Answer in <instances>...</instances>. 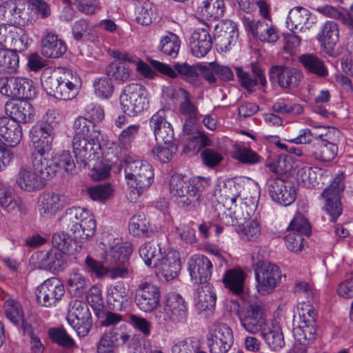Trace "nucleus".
<instances>
[{
	"instance_id": "nucleus-61",
	"label": "nucleus",
	"mask_w": 353,
	"mask_h": 353,
	"mask_svg": "<svg viewBox=\"0 0 353 353\" xmlns=\"http://www.w3.org/2000/svg\"><path fill=\"white\" fill-rule=\"evenodd\" d=\"M296 179L303 186L307 188H313L318 185L316 181V174L310 167H303L298 170L296 173Z\"/></svg>"
},
{
	"instance_id": "nucleus-7",
	"label": "nucleus",
	"mask_w": 353,
	"mask_h": 353,
	"mask_svg": "<svg viewBox=\"0 0 353 353\" xmlns=\"http://www.w3.org/2000/svg\"><path fill=\"white\" fill-rule=\"evenodd\" d=\"M122 111L130 117H134L147 108L148 101L147 91L139 83H130L125 86L120 97Z\"/></svg>"
},
{
	"instance_id": "nucleus-21",
	"label": "nucleus",
	"mask_w": 353,
	"mask_h": 353,
	"mask_svg": "<svg viewBox=\"0 0 353 353\" xmlns=\"http://www.w3.org/2000/svg\"><path fill=\"white\" fill-rule=\"evenodd\" d=\"M339 39V27L336 22L327 21L321 26L317 34V40L324 52L332 57L338 56L335 49Z\"/></svg>"
},
{
	"instance_id": "nucleus-63",
	"label": "nucleus",
	"mask_w": 353,
	"mask_h": 353,
	"mask_svg": "<svg viewBox=\"0 0 353 353\" xmlns=\"http://www.w3.org/2000/svg\"><path fill=\"white\" fill-rule=\"evenodd\" d=\"M141 129L139 123L130 125L125 128L119 134V143L124 148L130 147L137 137Z\"/></svg>"
},
{
	"instance_id": "nucleus-34",
	"label": "nucleus",
	"mask_w": 353,
	"mask_h": 353,
	"mask_svg": "<svg viewBox=\"0 0 353 353\" xmlns=\"http://www.w3.org/2000/svg\"><path fill=\"white\" fill-rule=\"evenodd\" d=\"M66 50L67 47L65 42L54 34L48 33L42 39L41 54L47 58L61 57Z\"/></svg>"
},
{
	"instance_id": "nucleus-20",
	"label": "nucleus",
	"mask_w": 353,
	"mask_h": 353,
	"mask_svg": "<svg viewBox=\"0 0 353 353\" xmlns=\"http://www.w3.org/2000/svg\"><path fill=\"white\" fill-rule=\"evenodd\" d=\"M242 21L245 30L254 39L268 43L276 42L279 39L276 29L265 21L243 17Z\"/></svg>"
},
{
	"instance_id": "nucleus-11",
	"label": "nucleus",
	"mask_w": 353,
	"mask_h": 353,
	"mask_svg": "<svg viewBox=\"0 0 353 353\" xmlns=\"http://www.w3.org/2000/svg\"><path fill=\"white\" fill-rule=\"evenodd\" d=\"M65 294V288L60 280L51 277L44 281L36 290L37 301L46 307L55 306Z\"/></svg>"
},
{
	"instance_id": "nucleus-39",
	"label": "nucleus",
	"mask_w": 353,
	"mask_h": 353,
	"mask_svg": "<svg viewBox=\"0 0 353 353\" xmlns=\"http://www.w3.org/2000/svg\"><path fill=\"white\" fill-rule=\"evenodd\" d=\"M130 341H134L136 345L140 347L139 341L134 339L130 335L119 328L114 327L110 331L105 332L99 342L105 344L106 346L114 347L123 345Z\"/></svg>"
},
{
	"instance_id": "nucleus-54",
	"label": "nucleus",
	"mask_w": 353,
	"mask_h": 353,
	"mask_svg": "<svg viewBox=\"0 0 353 353\" xmlns=\"http://www.w3.org/2000/svg\"><path fill=\"white\" fill-rule=\"evenodd\" d=\"M106 74L108 77L114 78L116 81L123 83L129 79L130 70L123 63L112 62L107 67Z\"/></svg>"
},
{
	"instance_id": "nucleus-1",
	"label": "nucleus",
	"mask_w": 353,
	"mask_h": 353,
	"mask_svg": "<svg viewBox=\"0 0 353 353\" xmlns=\"http://www.w3.org/2000/svg\"><path fill=\"white\" fill-rule=\"evenodd\" d=\"M237 316L243 329L252 334L259 333L268 345L274 351L285 345L281 326L276 323H270L266 318L262 302H245L237 311Z\"/></svg>"
},
{
	"instance_id": "nucleus-15",
	"label": "nucleus",
	"mask_w": 353,
	"mask_h": 353,
	"mask_svg": "<svg viewBox=\"0 0 353 353\" xmlns=\"http://www.w3.org/2000/svg\"><path fill=\"white\" fill-rule=\"evenodd\" d=\"M38 165V168L37 166L34 168L40 172L46 170V171L44 172L45 176H50V179L54 177L61 169L71 174L75 169V164L71 154L69 151L65 150L50 157L49 154L47 157H45L44 161H42V164Z\"/></svg>"
},
{
	"instance_id": "nucleus-43",
	"label": "nucleus",
	"mask_w": 353,
	"mask_h": 353,
	"mask_svg": "<svg viewBox=\"0 0 353 353\" xmlns=\"http://www.w3.org/2000/svg\"><path fill=\"white\" fill-rule=\"evenodd\" d=\"M77 240L73 241V239L64 232H57L52 235V243L56 250L61 253H68L69 254H74L75 252H79L81 248V245H78L79 242L77 243Z\"/></svg>"
},
{
	"instance_id": "nucleus-2",
	"label": "nucleus",
	"mask_w": 353,
	"mask_h": 353,
	"mask_svg": "<svg viewBox=\"0 0 353 353\" xmlns=\"http://www.w3.org/2000/svg\"><path fill=\"white\" fill-rule=\"evenodd\" d=\"M206 185L207 182L201 178L190 179L175 174L170 180V192L181 208L192 211L200 205L201 195Z\"/></svg>"
},
{
	"instance_id": "nucleus-51",
	"label": "nucleus",
	"mask_w": 353,
	"mask_h": 353,
	"mask_svg": "<svg viewBox=\"0 0 353 353\" xmlns=\"http://www.w3.org/2000/svg\"><path fill=\"white\" fill-rule=\"evenodd\" d=\"M237 232L241 239L247 241H256L261 235L259 223L255 219L246 221L243 225L238 226Z\"/></svg>"
},
{
	"instance_id": "nucleus-24",
	"label": "nucleus",
	"mask_w": 353,
	"mask_h": 353,
	"mask_svg": "<svg viewBox=\"0 0 353 353\" xmlns=\"http://www.w3.org/2000/svg\"><path fill=\"white\" fill-rule=\"evenodd\" d=\"M212 264L209 259L203 254L192 256L188 261V271L194 283L204 285L211 277Z\"/></svg>"
},
{
	"instance_id": "nucleus-19",
	"label": "nucleus",
	"mask_w": 353,
	"mask_h": 353,
	"mask_svg": "<svg viewBox=\"0 0 353 353\" xmlns=\"http://www.w3.org/2000/svg\"><path fill=\"white\" fill-rule=\"evenodd\" d=\"M250 70L252 74L243 67L235 68L236 75L241 86L249 92H254L255 86L259 83L263 88H265L267 85L266 77L259 63L252 62L250 64Z\"/></svg>"
},
{
	"instance_id": "nucleus-41",
	"label": "nucleus",
	"mask_w": 353,
	"mask_h": 353,
	"mask_svg": "<svg viewBox=\"0 0 353 353\" xmlns=\"http://www.w3.org/2000/svg\"><path fill=\"white\" fill-rule=\"evenodd\" d=\"M139 252L145 264L153 268L157 265L163 254L159 244L154 241H150L142 245L139 248Z\"/></svg>"
},
{
	"instance_id": "nucleus-52",
	"label": "nucleus",
	"mask_w": 353,
	"mask_h": 353,
	"mask_svg": "<svg viewBox=\"0 0 353 353\" xmlns=\"http://www.w3.org/2000/svg\"><path fill=\"white\" fill-rule=\"evenodd\" d=\"M4 311L7 318L14 324L23 323V312L21 304L16 300L8 299L4 303Z\"/></svg>"
},
{
	"instance_id": "nucleus-58",
	"label": "nucleus",
	"mask_w": 353,
	"mask_h": 353,
	"mask_svg": "<svg viewBox=\"0 0 353 353\" xmlns=\"http://www.w3.org/2000/svg\"><path fill=\"white\" fill-rule=\"evenodd\" d=\"M157 144L152 150V154L154 159L161 163L170 161L176 152V144Z\"/></svg>"
},
{
	"instance_id": "nucleus-48",
	"label": "nucleus",
	"mask_w": 353,
	"mask_h": 353,
	"mask_svg": "<svg viewBox=\"0 0 353 353\" xmlns=\"http://www.w3.org/2000/svg\"><path fill=\"white\" fill-rule=\"evenodd\" d=\"M199 66L190 65L187 63H175L174 64L177 77L180 76L182 79L193 84L194 86L200 85V81L198 79L199 76Z\"/></svg>"
},
{
	"instance_id": "nucleus-4",
	"label": "nucleus",
	"mask_w": 353,
	"mask_h": 353,
	"mask_svg": "<svg viewBox=\"0 0 353 353\" xmlns=\"http://www.w3.org/2000/svg\"><path fill=\"white\" fill-rule=\"evenodd\" d=\"M54 137V128L48 122L37 124L30 129L31 163L34 167L38 168L50 154Z\"/></svg>"
},
{
	"instance_id": "nucleus-16",
	"label": "nucleus",
	"mask_w": 353,
	"mask_h": 353,
	"mask_svg": "<svg viewBox=\"0 0 353 353\" xmlns=\"http://www.w3.org/2000/svg\"><path fill=\"white\" fill-rule=\"evenodd\" d=\"M270 80L276 82L283 89H291L296 87L302 77L303 74L296 68L283 65H275L269 70Z\"/></svg>"
},
{
	"instance_id": "nucleus-40",
	"label": "nucleus",
	"mask_w": 353,
	"mask_h": 353,
	"mask_svg": "<svg viewBox=\"0 0 353 353\" xmlns=\"http://www.w3.org/2000/svg\"><path fill=\"white\" fill-rule=\"evenodd\" d=\"M245 274L239 269H231L225 272L222 279L225 288L235 294L243 292Z\"/></svg>"
},
{
	"instance_id": "nucleus-55",
	"label": "nucleus",
	"mask_w": 353,
	"mask_h": 353,
	"mask_svg": "<svg viewBox=\"0 0 353 353\" xmlns=\"http://www.w3.org/2000/svg\"><path fill=\"white\" fill-rule=\"evenodd\" d=\"M234 159L245 164L253 165L259 163L261 157L250 148L238 146L233 152Z\"/></svg>"
},
{
	"instance_id": "nucleus-25",
	"label": "nucleus",
	"mask_w": 353,
	"mask_h": 353,
	"mask_svg": "<svg viewBox=\"0 0 353 353\" xmlns=\"http://www.w3.org/2000/svg\"><path fill=\"white\" fill-rule=\"evenodd\" d=\"M165 111L160 110L150 120L157 144H176L174 130L171 124L165 120Z\"/></svg>"
},
{
	"instance_id": "nucleus-33",
	"label": "nucleus",
	"mask_w": 353,
	"mask_h": 353,
	"mask_svg": "<svg viewBox=\"0 0 353 353\" xmlns=\"http://www.w3.org/2000/svg\"><path fill=\"white\" fill-rule=\"evenodd\" d=\"M299 61L308 74L322 79L329 75V70L325 62L314 54H303L299 57Z\"/></svg>"
},
{
	"instance_id": "nucleus-53",
	"label": "nucleus",
	"mask_w": 353,
	"mask_h": 353,
	"mask_svg": "<svg viewBox=\"0 0 353 353\" xmlns=\"http://www.w3.org/2000/svg\"><path fill=\"white\" fill-rule=\"evenodd\" d=\"M17 99L30 100L37 95L36 88L32 80L17 77Z\"/></svg>"
},
{
	"instance_id": "nucleus-56",
	"label": "nucleus",
	"mask_w": 353,
	"mask_h": 353,
	"mask_svg": "<svg viewBox=\"0 0 353 353\" xmlns=\"http://www.w3.org/2000/svg\"><path fill=\"white\" fill-rule=\"evenodd\" d=\"M114 189L110 183H105L95 186L90 187L88 190L90 197L93 200L99 202H103L109 199Z\"/></svg>"
},
{
	"instance_id": "nucleus-35",
	"label": "nucleus",
	"mask_w": 353,
	"mask_h": 353,
	"mask_svg": "<svg viewBox=\"0 0 353 353\" xmlns=\"http://www.w3.org/2000/svg\"><path fill=\"white\" fill-rule=\"evenodd\" d=\"M0 205L8 212L26 214L28 210L27 203L19 197H12L11 190L3 184H0Z\"/></svg>"
},
{
	"instance_id": "nucleus-38",
	"label": "nucleus",
	"mask_w": 353,
	"mask_h": 353,
	"mask_svg": "<svg viewBox=\"0 0 353 353\" xmlns=\"http://www.w3.org/2000/svg\"><path fill=\"white\" fill-rule=\"evenodd\" d=\"M88 210L80 207H74L66 210L65 214L61 218V224L63 228L70 231L73 235L79 232L78 228L83 221V218Z\"/></svg>"
},
{
	"instance_id": "nucleus-6",
	"label": "nucleus",
	"mask_w": 353,
	"mask_h": 353,
	"mask_svg": "<svg viewBox=\"0 0 353 353\" xmlns=\"http://www.w3.org/2000/svg\"><path fill=\"white\" fill-rule=\"evenodd\" d=\"M188 308L184 299L179 294L168 295L163 305L155 312V319L160 325H166L185 322Z\"/></svg>"
},
{
	"instance_id": "nucleus-50",
	"label": "nucleus",
	"mask_w": 353,
	"mask_h": 353,
	"mask_svg": "<svg viewBox=\"0 0 353 353\" xmlns=\"http://www.w3.org/2000/svg\"><path fill=\"white\" fill-rule=\"evenodd\" d=\"M83 221L78 228L79 232H76L74 238L79 239V243H82L83 241H87L91 239L94 234L96 230V220L93 215L88 212H86Z\"/></svg>"
},
{
	"instance_id": "nucleus-49",
	"label": "nucleus",
	"mask_w": 353,
	"mask_h": 353,
	"mask_svg": "<svg viewBox=\"0 0 353 353\" xmlns=\"http://www.w3.org/2000/svg\"><path fill=\"white\" fill-rule=\"evenodd\" d=\"M180 45L179 37L175 34L170 32L161 37L159 50L163 54L175 58L179 53Z\"/></svg>"
},
{
	"instance_id": "nucleus-47",
	"label": "nucleus",
	"mask_w": 353,
	"mask_h": 353,
	"mask_svg": "<svg viewBox=\"0 0 353 353\" xmlns=\"http://www.w3.org/2000/svg\"><path fill=\"white\" fill-rule=\"evenodd\" d=\"M337 153L338 147L336 144L323 139L318 143V148L313 152L312 156L322 162H330L335 159Z\"/></svg>"
},
{
	"instance_id": "nucleus-23",
	"label": "nucleus",
	"mask_w": 353,
	"mask_h": 353,
	"mask_svg": "<svg viewBox=\"0 0 353 353\" xmlns=\"http://www.w3.org/2000/svg\"><path fill=\"white\" fill-rule=\"evenodd\" d=\"M72 147L77 163L86 167L90 166L91 161L98 157L97 150L100 145L99 140L93 141L90 139L74 137Z\"/></svg>"
},
{
	"instance_id": "nucleus-27",
	"label": "nucleus",
	"mask_w": 353,
	"mask_h": 353,
	"mask_svg": "<svg viewBox=\"0 0 353 353\" xmlns=\"http://www.w3.org/2000/svg\"><path fill=\"white\" fill-rule=\"evenodd\" d=\"M238 39L236 25L232 21H225L221 23V29L216 34V46L221 52H226L236 44Z\"/></svg>"
},
{
	"instance_id": "nucleus-32",
	"label": "nucleus",
	"mask_w": 353,
	"mask_h": 353,
	"mask_svg": "<svg viewBox=\"0 0 353 353\" xmlns=\"http://www.w3.org/2000/svg\"><path fill=\"white\" fill-rule=\"evenodd\" d=\"M195 305L199 312H212L216 305V294L210 283L201 285L194 293Z\"/></svg>"
},
{
	"instance_id": "nucleus-64",
	"label": "nucleus",
	"mask_w": 353,
	"mask_h": 353,
	"mask_svg": "<svg viewBox=\"0 0 353 353\" xmlns=\"http://www.w3.org/2000/svg\"><path fill=\"white\" fill-rule=\"evenodd\" d=\"M200 347L199 341L193 337L186 338L172 347V353H196Z\"/></svg>"
},
{
	"instance_id": "nucleus-17",
	"label": "nucleus",
	"mask_w": 353,
	"mask_h": 353,
	"mask_svg": "<svg viewBox=\"0 0 353 353\" xmlns=\"http://www.w3.org/2000/svg\"><path fill=\"white\" fill-rule=\"evenodd\" d=\"M30 263L36 268L57 272L62 270L65 265L64 255L55 249L34 252Z\"/></svg>"
},
{
	"instance_id": "nucleus-42",
	"label": "nucleus",
	"mask_w": 353,
	"mask_h": 353,
	"mask_svg": "<svg viewBox=\"0 0 353 353\" xmlns=\"http://www.w3.org/2000/svg\"><path fill=\"white\" fill-rule=\"evenodd\" d=\"M239 188V185L232 179L227 180L221 187L218 192L219 198L225 208L241 201Z\"/></svg>"
},
{
	"instance_id": "nucleus-44",
	"label": "nucleus",
	"mask_w": 353,
	"mask_h": 353,
	"mask_svg": "<svg viewBox=\"0 0 353 353\" xmlns=\"http://www.w3.org/2000/svg\"><path fill=\"white\" fill-rule=\"evenodd\" d=\"M310 12L301 6L291 9L288 13L286 23L290 30H302L308 22Z\"/></svg>"
},
{
	"instance_id": "nucleus-14",
	"label": "nucleus",
	"mask_w": 353,
	"mask_h": 353,
	"mask_svg": "<svg viewBox=\"0 0 353 353\" xmlns=\"http://www.w3.org/2000/svg\"><path fill=\"white\" fill-rule=\"evenodd\" d=\"M32 166L33 170L27 165L21 166L15 179L16 184L21 190L29 192L43 189L46 185V181L50 179V176H45L46 170L40 172L32 165Z\"/></svg>"
},
{
	"instance_id": "nucleus-29",
	"label": "nucleus",
	"mask_w": 353,
	"mask_h": 353,
	"mask_svg": "<svg viewBox=\"0 0 353 353\" xmlns=\"http://www.w3.org/2000/svg\"><path fill=\"white\" fill-rule=\"evenodd\" d=\"M7 114L18 123H27L32 120L34 115L33 106L26 100L12 101L5 105Z\"/></svg>"
},
{
	"instance_id": "nucleus-10",
	"label": "nucleus",
	"mask_w": 353,
	"mask_h": 353,
	"mask_svg": "<svg viewBox=\"0 0 353 353\" xmlns=\"http://www.w3.org/2000/svg\"><path fill=\"white\" fill-rule=\"evenodd\" d=\"M234 343L232 330L225 323H215L207 335V345L210 353H227Z\"/></svg>"
},
{
	"instance_id": "nucleus-60",
	"label": "nucleus",
	"mask_w": 353,
	"mask_h": 353,
	"mask_svg": "<svg viewBox=\"0 0 353 353\" xmlns=\"http://www.w3.org/2000/svg\"><path fill=\"white\" fill-rule=\"evenodd\" d=\"M149 223L143 216L138 214L133 216L130 221L129 230L133 236H148Z\"/></svg>"
},
{
	"instance_id": "nucleus-13",
	"label": "nucleus",
	"mask_w": 353,
	"mask_h": 353,
	"mask_svg": "<svg viewBox=\"0 0 353 353\" xmlns=\"http://www.w3.org/2000/svg\"><path fill=\"white\" fill-rule=\"evenodd\" d=\"M344 176L342 174L336 176L330 185L323 190L322 196L325 200V210L332 221H336L342 212L340 196L343 191Z\"/></svg>"
},
{
	"instance_id": "nucleus-28",
	"label": "nucleus",
	"mask_w": 353,
	"mask_h": 353,
	"mask_svg": "<svg viewBox=\"0 0 353 353\" xmlns=\"http://www.w3.org/2000/svg\"><path fill=\"white\" fill-rule=\"evenodd\" d=\"M132 252L131 245L127 242L117 243L105 251L103 263L108 267L124 265Z\"/></svg>"
},
{
	"instance_id": "nucleus-3",
	"label": "nucleus",
	"mask_w": 353,
	"mask_h": 353,
	"mask_svg": "<svg viewBox=\"0 0 353 353\" xmlns=\"http://www.w3.org/2000/svg\"><path fill=\"white\" fill-rule=\"evenodd\" d=\"M119 166L124 170L127 184L133 188L128 194V199L134 202L151 185L154 176L152 166L131 156L123 158Z\"/></svg>"
},
{
	"instance_id": "nucleus-59",
	"label": "nucleus",
	"mask_w": 353,
	"mask_h": 353,
	"mask_svg": "<svg viewBox=\"0 0 353 353\" xmlns=\"http://www.w3.org/2000/svg\"><path fill=\"white\" fill-rule=\"evenodd\" d=\"M95 94L102 99H109L113 94L114 85L112 80L107 77H101L93 83Z\"/></svg>"
},
{
	"instance_id": "nucleus-31",
	"label": "nucleus",
	"mask_w": 353,
	"mask_h": 353,
	"mask_svg": "<svg viewBox=\"0 0 353 353\" xmlns=\"http://www.w3.org/2000/svg\"><path fill=\"white\" fill-rule=\"evenodd\" d=\"M212 38L207 28H198L192 34L190 46L194 56L203 57L212 48Z\"/></svg>"
},
{
	"instance_id": "nucleus-30",
	"label": "nucleus",
	"mask_w": 353,
	"mask_h": 353,
	"mask_svg": "<svg viewBox=\"0 0 353 353\" xmlns=\"http://www.w3.org/2000/svg\"><path fill=\"white\" fill-rule=\"evenodd\" d=\"M22 129L19 123L8 119L0 123V141L8 147H15L22 139Z\"/></svg>"
},
{
	"instance_id": "nucleus-5",
	"label": "nucleus",
	"mask_w": 353,
	"mask_h": 353,
	"mask_svg": "<svg viewBox=\"0 0 353 353\" xmlns=\"http://www.w3.org/2000/svg\"><path fill=\"white\" fill-rule=\"evenodd\" d=\"M252 257L257 291L261 295L268 294L280 282L281 272L277 265L260 259L258 254L253 253Z\"/></svg>"
},
{
	"instance_id": "nucleus-46",
	"label": "nucleus",
	"mask_w": 353,
	"mask_h": 353,
	"mask_svg": "<svg viewBox=\"0 0 353 353\" xmlns=\"http://www.w3.org/2000/svg\"><path fill=\"white\" fill-rule=\"evenodd\" d=\"M19 63V57L16 50L0 48V72H16Z\"/></svg>"
},
{
	"instance_id": "nucleus-12",
	"label": "nucleus",
	"mask_w": 353,
	"mask_h": 353,
	"mask_svg": "<svg viewBox=\"0 0 353 353\" xmlns=\"http://www.w3.org/2000/svg\"><path fill=\"white\" fill-rule=\"evenodd\" d=\"M255 205L250 199L237 201L226 207L221 220L225 225L241 226L248 221L255 210Z\"/></svg>"
},
{
	"instance_id": "nucleus-26",
	"label": "nucleus",
	"mask_w": 353,
	"mask_h": 353,
	"mask_svg": "<svg viewBox=\"0 0 353 353\" xmlns=\"http://www.w3.org/2000/svg\"><path fill=\"white\" fill-rule=\"evenodd\" d=\"M65 203L64 194L45 191L39 196L38 210L43 217L51 218L63 210Z\"/></svg>"
},
{
	"instance_id": "nucleus-18",
	"label": "nucleus",
	"mask_w": 353,
	"mask_h": 353,
	"mask_svg": "<svg viewBox=\"0 0 353 353\" xmlns=\"http://www.w3.org/2000/svg\"><path fill=\"white\" fill-rule=\"evenodd\" d=\"M160 298L159 288L148 282L140 283L136 290V305L139 310L145 312L153 311L159 305Z\"/></svg>"
},
{
	"instance_id": "nucleus-57",
	"label": "nucleus",
	"mask_w": 353,
	"mask_h": 353,
	"mask_svg": "<svg viewBox=\"0 0 353 353\" xmlns=\"http://www.w3.org/2000/svg\"><path fill=\"white\" fill-rule=\"evenodd\" d=\"M316 10L325 17L341 21L350 28L348 13L342 12L339 8L330 5H323L318 6Z\"/></svg>"
},
{
	"instance_id": "nucleus-45",
	"label": "nucleus",
	"mask_w": 353,
	"mask_h": 353,
	"mask_svg": "<svg viewBox=\"0 0 353 353\" xmlns=\"http://www.w3.org/2000/svg\"><path fill=\"white\" fill-rule=\"evenodd\" d=\"M328 128L324 126L315 127L313 130L302 129L296 137L288 141L296 144H306L310 143L312 138L319 139L320 141L326 139L325 137H328Z\"/></svg>"
},
{
	"instance_id": "nucleus-62",
	"label": "nucleus",
	"mask_w": 353,
	"mask_h": 353,
	"mask_svg": "<svg viewBox=\"0 0 353 353\" xmlns=\"http://www.w3.org/2000/svg\"><path fill=\"white\" fill-rule=\"evenodd\" d=\"M193 134L185 141V150L186 151L200 150L201 148L211 144L209 138L203 132L198 131Z\"/></svg>"
},
{
	"instance_id": "nucleus-22",
	"label": "nucleus",
	"mask_w": 353,
	"mask_h": 353,
	"mask_svg": "<svg viewBox=\"0 0 353 353\" xmlns=\"http://www.w3.org/2000/svg\"><path fill=\"white\" fill-rule=\"evenodd\" d=\"M156 274L166 281L176 277L181 270L180 254L176 250L164 251L163 254L157 265L154 268Z\"/></svg>"
},
{
	"instance_id": "nucleus-8",
	"label": "nucleus",
	"mask_w": 353,
	"mask_h": 353,
	"mask_svg": "<svg viewBox=\"0 0 353 353\" xmlns=\"http://www.w3.org/2000/svg\"><path fill=\"white\" fill-rule=\"evenodd\" d=\"M265 189L271 199L281 205L288 206L296 199V190L292 183L279 176L268 177Z\"/></svg>"
},
{
	"instance_id": "nucleus-37",
	"label": "nucleus",
	"mask_w": 353,
	"mask_h": 353,
	"mask_svg": "<svg viewBox=\"0 0 353 353\" xmlns=\"http://www.w3.org/2000/svg\"><path fill=\"white\" fill-rule=\"evenodd\" d=\"M74 136L90 139L93 141L99 140L100 130L93 122L85 117H79L74 122Z\"/></svg>"
},
{
	"instance_id": "nucleus-9",
	"label": "nucleus",
	"mask_w": 353,
	"mask_h": 353,
	"mask_svg": "<svg viewBox=\"0 0 353 353\" xmlns=\"http://www.w3.org/2000/svg\"><path fill=\"white\" fill-rule=\"evenodd\" d=\"M67 321L79 337L85 336L92 327V316L88 305L74 300L69 305Z\"/></svg>"
},
{
	"instance_id": "nucleus-36",
	"label": "nucleus",
	"mask_w": 353,
	"mask_h": 353,
	"mask_svg": "<svg viewBox=\"0 0 353 353\" xmlns=\"http://www.w3.org/2000/svg\"><path fill=\"white\" fill-rule=\"evenodd\" d=\"M109 307L114 310L121 311L129 303V296L126 288L122 283H117L109 288L107 295Z\"/></svg>"
}]
</instances>
